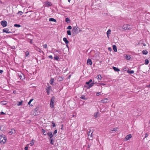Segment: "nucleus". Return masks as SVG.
Segmentation results:
<instances>
[{"label":"nucleus","instance_id":"49","mask_svg":"<svg viewBox=\"0 0 150 150\" xmlns=\"http://www.w3.org/2000/svg\"><path fill=\"white\" fill-rule=\"evenodd\" d=\"M148 134L147 133H146L145 134V136L144 137V139L145 138H146L147 137H148Z\"/></svg>","mask_w":150,"mask_h":150},{"label":"nucleus","instance_id":"63","mask_svg":"<svg viewBox=\"0 0 150 150\" xmlns=\"http://www.w3.org/2000/svg\"><path fill=\"white\" fill-rule=\"evenodd\" d=\"M143 45L144 46H146V45L145 43H143Z\"/></svg>","mask_w":150,"mask_h":150},{"label":"nucleus","instance_id":"19","mask_svg":"<svg viewBox=\"0 0 150 150\" xmlns=\"http://www.w3.org/2000/svg\"><path fill=\"white\" fill-rule=\"evenodd\" d=\"M132 137V135L131 134H129V135H127L125 137L126 139L127 140H129L130 138H131Z\"/></svg>","mask_w":150,"mask_h":150},{"label":"nucleus","instance_id":"59","mask_svg":"<svg viewBox=\"0 0 150 150\" xmlns=\"http://www.w3.org/2000/svg\"><path fill=\"white\" fill-rule=\"evenodd\" d=\"M100 93H99V92H98V93H96V95H97V96H99V94H100Z\"/></svg>","mask_w":150,"mask_h":150},{"label":"nucleus","instance_id":"38","mask_svg":"<svg viewBox=\"0 0 150 150\" xmlns=\"http://www.w3.org/2000/svg\"><path fill=\"white\" fill-rule=\"evenodd\" d=\"M98 112H97L94 113V116L95 118H97L98 117Z\"/></svg>","mask_w":150,"mask_h":150},{"label":"nucleus","instance_id":"32","mask_svg":"<svg viewBox=\"0 0 150 150\" xmlns=\"http://www.w3.org/2000/svg\"><path fill=\"white\" fill-rule=\"evenodd\" d=\"M54 81V79H51L50 81V83L51 84H52Z\"/></svg>","mask_w":150,"mask_h":150},{"label":"nucleus","instance_id":"25","mask_svg":"<svg viewBox=\"0 0 150 150\" xmlns=\"http://www.w3.org/2000/svg\"><path fill=\"white\" fill-rule=\"evenodd\" d=\"M42 132L43 134H44V135H47V133H48L46 132L44 129H42Z\"/></svg>","mask_w":150,"mask_h":150},{"label":"nucleus","instance_id":"11","mask_svg":"<svg viewBox=\"0 0 150 150\" xmlns=\"http://www.w3.org/2000/svg\"><path fill=\"white\" fill-rule=\"evenodd\" d=\"M15 133H16V130L14 129H11L8 132V133L9 135H12L13 134Z\"/></svg>","mask_w":150,"mask_h":150},{"label":"nucleus","instance_id":"12","mask_svg":"<svg viewBox=\"0 0 150 150\" xmlns=\"http://www.w3.org/2000/svg\"><path fill=\"white\" fill-rule=\"evenodd\" d=\"M51 86H49L48 87H47L46 89V91L47 93V94L49 95L50 93V91L51 90Z\"/></svg>","mask_w":150,"mask_h":150},{"label":"nucleus","instance_id":"42","mask_svg":"<svg viewBox=\"0 0 150 150\" xmlns=\"http://www.w3.org/2000/svg\"><path fill=\"white\" fill-rule=\"evenodd\" d=\"M52 125L53 127H54L56 126V125L53 121L52 122Z\"/></svg>","mask_w":150,"mask_h":150},{"label":"nucleus","instance_id":"14","mask_svg":"<svg viewBox=\"0 0 150 150\" xmlns=\"http://www.w3.org/2000/svg\"><path fill=\"white\" fill-rule=\"evenodd\" d=\"M19 77L21 80H23L25 79V76L22 73H21V74L18 75Z\"/></svg>","mask_w":150,"mask_h":150},{"label":"nucleus","instance_id":"57","mask_svg":"<svg viewBox=\"0 0 150 150\" xmlns=\"http://www.w3.org/2000/svg\"><path fill=\"white\" fill-rule=\"evenodd\" d=\"M108 50H109L110 51H111L112 50V49L111 47H108Z\"/></svg>","mask_w":150,"mask_h":150},{"label":"nucleus","instance_id":"16","mask_svg":"<svg viewBox=\"0 0 150 150\" xmlns=\"http://www.w3.org/2000/svg\"><path fill=\"white\" fill-rule=\"evenodd\" d=\"M87 64L89 65H91L92 64V62L91 60L90 59H88L87 61Z\"/></svg>","mask_w":150,"mask_h":150},{"label":"nucleus","instance_id":"56","mask_svg":"<svg viewBox=\"0 0 150 150\" xmlns=\"http://www.w3.org/2000/svg\"><path fill=\"white\" fill-rule=\"evenodd\" d=\"M66 47H67L68 48V51H69V46L68 45V44H66Z\"/></svg>","mask_w":150,"mask_h":150},{"label":"nucleus","instance_id":"50","mask_svg":"<svg viewBox=\"0 0 150 150\" xmlns=\"http://www.w3.org/2000/svg\"><path fill=\"white\" fill-rule=\"evenodd\" d=\"M0 114L1 115H5V113H4V112H0Z\"/></svg>","mask_w":150,"mask_h":150},{"label":"nucleus","instance_id":"18","mask_svg":"<svg viewBox=\"0 0 150 150\" xmlns=\"http://www.w3.org/2000/svg\"><path fill=\"white\" fill-rule=\"evenodd\" d=\"M101 76L100 74L98 75L96 77V79L98 80V82H100L101 80Z\"/></svg>","mask_w":150,"mask_h":150},{"label":"nucleus","instance_id":"23","mask_svg":"<svg viewBox=\"0 0 150 150\" xmlns=\"http://www.w3.org/2000/svg\"><path fill=\"white\" fill-rule=\"evenodd\" d=\"M113 47V49L114 50V51L115 52H116L117 51V47L115 45H113L112 46Z\"/></svg>","mask_w":150,"mask_h":150},{"label":"nucleus","instance_id":"62","mask_svg":"<svg viewBox=\"0 0 150 150\" xmlns=\"http://www.w3.org/2000/svg\"><path fill=\"white\" fill-rule=\"evenodd\" d=\"M78 31L79 32V33L81 31V29H79V30H78Z\"/></svg>","mask_w":150,"mask_h":150},{"label":"nucleus","instance_id":"3","mask_svg":"<svg viewBox=\"0 0 150 150\" xmlns=\"http://www.w3.org/2000/svg\"><path fill=\"white\" fill-rule=\"evenodd\" d=\"M55 101V98L54 97H53L51 99V100L50 102V107L53 108L54 107V104Z\"/></svg>","mask_w":150,"mask_h":150},{"label":"nucleus","instance_id":"22","mask_svg":"<svg viewBox=\"0 0 150 150\" xmlns=\"http://www.w3.org/2000/svg\"><path fill=\"white\" fill-rule=\"evenodd\" d=\"M35 142V140H34L32 139V140L30 141V144H29V145L30 144V146H32L34 144Z\"/></svg>","mask_w":150,"mask_h":150},{"label":"nucleus","instance_id":"52","mask_svg":"<svg viewBox=\"0 0 150 150\" xmlns=\"http://www.w3.org/2000/svg\"><path fill=\"white\" fill-rule=\"evenodd\" d=\"M49 58L51 59H53V57L52 55H50L49 56Z\"/></svg>","mask_w":150,"mask_h":150},{"label":"nucleus","instance_id":"54","mask_svg":"<svg viewBox=\"0 0 150 150\" xmlns=\"http://www.w3.org/2000/svg\"><path fill=\"white\" fill-rule=\"evenodd\" d=\"M28 56V52H25V56L27 57Z\"/></svg>","mask_w":150,"mask_h":150},{"label":"nucleus","instance_id":"9","mask_svg":"<svg viewBox=\"0 0 150 150\" xmlns=\"http://www.w3.org/2000/svg\"><path fill=\"white\" fill-rule=\"evenodd\" d=\"M1 24L2 26L4 27H5L7 25V22L5 21H2L1 22Z\"/></svg>","mask_w":150,"mask_h":150},{"label":"nucleus","instance_id":"26","mask_svg":"<svg viewBox=\"0 0 150 150\" xmlns=\"http://www.w3.org/2000/svg\"><path fill=\"white\" fill-rule=\"evenodd\" d=\"M125 58L127 60H130L131 58L130 55L126 54L125 57Z\"/></svg>","mask_w":150,"mask_h":150},{"label":"nucleus","instance_id":"60","mask_svg":"<svg viewBox=\"0 0 150 150\" xmlns=\"http://www.w3.org/2000/svg\"><path fill=\"white\" fill-rule=\"evenodd\" d=\"M13 93L14 94H16V91H13Z\"/></svg>","mask_w":150,"mask_h":150},{"label":"nucleus","instance_id":"20","mask_svg":"<svg viewBox=\"0 0 150 150\" xmlns=\"http://www.w3.org/2000/svg\"><path fill=\"white\" fill-rule=\"evenodd\" d=\"M63 40L65 42L66 44H68L69 43V41L67 40L66 38H63Z\"/></svg>","mask_w":150,"mask_h":150},{"label":"nucleus","instance_id":"8","mask_svg":"<svg viewBox=\"0 0 150 150\" xmlns=\"http://www.w3.org/2000/svg\"><path fill=\"white\" fill-rule=\"evenodd\" d=\"M92 80L91 79H90L89 81L86 82V84H96V82H95V81L94 80L92 83Z\"/></svg>","mask_w":150,"mask_h":150},{"label":"nucleus","instance_id":"40","mask_svg":"<svg viewBox=\"0 0 150 150\" xmlns=\"http://www.w3.org/2000/svg\"><path fill=\"white\" fill-rule=\"evenodd\" d=\"M22 102H23V101H21V102H18V103L17 104V105H18V106L21 105L22 104Z\"/></svg>","mask_w":150,"mask_h":150},{"label":"nucleus","instance_id":"28","mask_svg":"<svg viewBox=\"0 0 150 150\" xmlns=\"http://www.w3.org/2000/svg\"><path fill=\"white\" fill-rule=\"evenodd\" d=\"M127 72L129 74H133L134 71L133 70H130L129 69H128L127 71Z\"/></svg>","mask_w":150,"mask_h":150},{"label":"nucleus","instance_id":"17","mask_svg":"<svg viewBox=\"0 0 150 150\" xmlns=\"http://www.w3.org/2000/svg\"><path fill=\"white\" fill-rule=\"evenodd\" d=\"M47 135H48L50 137V139L52 138V137L53 136V135L52 133V132H48Z\"/></svg>","mask_w":150,"mask_h":150},{"label":"nucleus","instance_id":"21","mask_svg":"<svg viewBox=\"0 0 150 150\" xmlns=\"http://www.w3.org/2000/svg\"><path fill=\"white\" fill-rule=\"evenodd\" d=\"M80 98L83 100H87L88 98L86 97L85 96L83 95H82Z\"/></svg>","mask_w":150,"mask_h":150},{"label":"nucleus","instance_id":"1","mask_svg":"<svg viewBox=\"0 0 150 150\" xmlns=\"http://www.w3.org/2000/svg\"><path fill=\"white\" fill-rule=\"evenodd\" d=\"M79 29V27L78 26H77V25L73 27L71 31L72 34L74 35L77 34L79 33V32L78 31Z\"/></svg>","mask_w":150,"mask_h":150},{"label":"nucleus","instance_id":"13","mask_svg":"<svg viewBox=\"0 0 150 150\" xmlns=\"http://www.w3.org/2000/svg\"><path fill=\"white\" fill-rule=\"evenodd\" d=\"M3 32L6 33H11V31H9V29L8 28L3 29Z\"/></svg>","mask_w":150,"mask_h":150},{"label":"nucleus","instance_id":"64","mask_svg":"<svg viewBox=\"0 0 150 150\" xmlns=\"http://www.w3.org/2000/svg\"><path fill=\"white\" fill-rule=\"evenodd\" d=\"M147 87L149 88H150V85H148L147 86Z\"/></svg>","mask_w":150,"mask_h":150},{"label":"nucleus","instance_id":"33","mask_svg":"<svg viewBox=\"0 0 150 150\" xmlns=\"http://www.w3.org/2000/svg\"><path fill=\"white\" fill-rule=\"evenodd\" d=\"M21 25H19V24H15L14 25V26L15 27H18V28H19V27H21Z\"/></svg>","mask_w":150,"mask_h":150},{"label":"nucleus","instance_id":"2","mask_svg":"<svg viewBox=\"0 0 150 150\" xmlns=\"http://www.w3.org/2000/svg\"><path fill=\"white\" fill-rule=\"evenodd\" d=\"M6 140V138L3 134L0 135V143L1 144H4Z\"/></svg>","mask_w":150,"mask_h":150},{"label":"nucleus","instance_id":"44","mask_svg":"<svg viewBox=\"0 0 150 150\" xmlns=\"http://www.w3.org/2000/svg\"><path fill=\"white\" fill-rule=\"evenodd\" d=\"M67 29L69 30H71L72 29V27L70 25H69L67 27Z\"/></svg>","mask_w":150,"mask_h":150},{"label":"nucleus","instance_id":"47","mask_svg":"<svg viewBox=\"0 0 150 150\" xmlns=\"http://www.w3.org/2000/svg\"><path fill=\"white\" fill-rule=\"evenodd\" d=\"M43 47L44 48H47V44H45L43 45Z\"/></svg>","mask_w":150,"mask_h":150},{"label":"nucleus","instance_id":"46","mask_svg":"<svg viewBox=\"0 0 150 150\" xmlns=\"http://www.w3.org/2000/svg\"><path fill=\"white\" fill-rule=\"evenodd\" d=\"M116 129H116L115 128H114L113 129H112L111 130V132H113V131L115 132L116 131Z\"/></svg>","mask_w":150,"mask_h":150},{"label":"nucleus","instance_id":"41","mask_svg":"<svg viewBox=\"0 0 150 150\" xmlns=\"http://www.w3.org/2000/svg\"><path fill=\"white\" fill-rule=\"evenodd\" d=\"M22 14L23 12L21 11H19L17 13V14L19 15H22Z\"/></svg>","mask_w":150,"mask_h":150},{"label":"nucleus","instance_id":"36","mask_svg":"<svg viewBox=\"0 0 150 150\" xmlns=\"http://www.w3.org/2000/svg\"><path fill=\"white\" fill-rule=\"evenodd\" d=\"M54 59H55V60H58V59H59V57L57 56H55V57H54Z\"/></svg>","mask_w":150,"mask_h":150},{"label":"nucleus","instance_id":"4","mask_svg":"<svg viewBox=\"0 0 150 150\" xmlns=\"http://www.w3.org/2000/svg\"><path fill=\"white\" fill-rule=\"evenodd\" d=\"M123 28L125 30H130L132 29V26L127 24L124 25L123 26Z\"/></svg>","mask_w":150,"mask_h":150},{"label":"nucleus","instance_id":"35","mask_svg":"<svg viewBox=\"0 0 150 150\" xmlns=\"http://www.w3.org/2000/svg\"><path fill=\"white\" fill-rule=\"evenodd\" d=\"M111 33V30L110 29H109L107 32V36H108V35L110 34Z\"/></svg>","mask_w":150,"mask_h":150},{"label":"nucleus","instance_id":"37","mask_svg":"<svg viewBox=\"0 0 150 150\" xmlns=\"http://www.w3.org/2000/svg\"><path fill=\"white\" fill-rule=\"evenodd\" d=\"M67 34L69 35H71V31L70 30H67Z\"/></svg>","mask_w":150,"mask_h":150},{"label":"nucleus","instance_id":"48","mask_svg":"<svg viewBox=\"0 0 150 150\" xmlns=\"http://www.w3.org/2000/svg\"><path fill=\"white\" fill-rule=\"evenodd\" d=\"M57 133V130H55L53 132V134H55Z\"/></svg>","mask_w":150,"mask_h":150},{"label":"nucleus","instance_id":"61","mask_svg":"<svg viewBox=\"0 0 150 150\" xmlns=\"http://www.w3.org/2000/svg\"><path fill=\"white\" fill-rule=\"evenodd\" d=\"M98 84L100 85V84H104L103 83H98Z\"/></svg>","mask_w":150,"mask_h":150},{"label":"nucleus","instance_id":"58","mask_svg":"<svg viewBox=\"0 0 150 150\" xmlns=\"http://www.w3.org/2000/svg\"><path fill=\"white\" fill-rule=\"evenodd\" d=\"M3 72V71L2 70H0V73L2 74Z\"/></svg>","mask_w":150,"mask_h":150},{"label":"nucleus","instance_id":"10","mask_svg":"<svg viewBox=\"0 0 150 150\" xmlns=\"http://www.w3.org/2000/svg\"><path fill=\"white\" fill-rule=\"evenodd\" d=\"M110 101V99L109 98H104L101 100V103H106Z\"/></svg>","mask_w":150,"mask_h":150},{"label":"nucleus","instance_id":"7","mask_svg":"<svg viewBox=\"0 0 150 150\" xmlns=\"http://www.w3.org/2000/svg\"><path fill=\"white\" fill-rule=\"evenodd\" d=\"M34 112L33 114L34 115H38V108H36L35 109L33 110Z\"/></svg>","mask_w":150,"mask_h":150},{"label":"nucleus","instance_id":"55","mask_svg":"<svg viewBox=\"0 0 150 150\" xmlns=\"http://www.w3.org/2000/svg\"><path fill=\"white\" fill-rule=\"evenodd\" d=\"M33 39H30V42L31 44H32V43H33V42H32V41H33Z\"/></svg>","mask_w":150,"mask_h":150},{"label":"nucleus","instance_id":"51","mask_svg":"<svg viewBox=\"0 0 150 150\" xmlns=\"http://www.w3.org/2000/svg\"><path fill=\"white\" fill-rule=\"evenodd\" d=\"M11 48L12 49H15V47L14 46H11Z\"/></svg>","mask_w":150,"mask_h":150},{"label":"nucleus","instance_id":"43","mask_svg":"<svg viewBox=\"0 0 150 150\" xmlns=\"http://www.w3.org/2000/svg\"><path fill=\"white\" fill-rule=\"evenodd\" d=\"M58 79L59 81H61L63 80V78L62 77L60 76L58 77Z\"/></svg>","mask_w":150,"mask_h":150},{"label":"nucleus","instance_id":"24","mask_svg":"<svg viewBox=\"0 0 150 150\" xmlns=\"http://www.w3.org/2000/svg\"><path fill=\"white\" fill-rule=\"evenodd\" d=\"M49 21H52L56 22L57 21L56 19L53 18H50L49 19Z\"/></svg>","mask_w":150,"mask_h":150},{"label":"nucleus","instance_id":"30","mask_svg":"<svg viewBox=\"0 0 150 150\" xmlns=\"http://www.w3.org/2000/svg\"><path fill=\"white\" fill-rule=\"evenodd\" d=\"M65 21L67 23H70L71 21L69 18H67L65 19Z\"/></svg>","mask_w":150,"mask_h":150},{"label":"nucleus","instance_id":"45","mask_svg":"<svg viewBox=\"0 0 150 150\" xmlns=\"http://www.w3.org/2000/svg\"><path fill=\"white\" fill-rule=\"evenodd\" d=\"M47 4L48 6H51L52 5L51 3L49 2H48Z\"/></svg>","mask_w":150,"mask_h":150},{"label":"nucleus","instance_id":"39","mask_svg":"<svg viewBox=\"0 0 150 150\" xmlns=\"http://www.w3.org/2000/svg\"><path fill=\"white\" fill-rule=\"evenodd\" d=\"M49 139L50 141V143L51 144L53 145L54 143L53 142V138H52L50 139Z\"/></svg>","mask_w":150,"mask_h":150},{"label":"nucleus","instance_id":"29","mask_svg":"<svg viewBox=\"0 0 150 150\" xmlns=\"http://www.w3.org/2000/svg\"><path fill=\"white\" fill-rule=\"evenodd\" d=\"M0 103L1 104L3 105L7 104V102L6 101H2Z\"/></svg>","mask_w":150,"mask_h":150},{"label":"nucleus","instance_id":"6","mask_svg":"<svg viewBox=\"0 0 150 150\" xmlns=\"http://www.w3.org/2000/svg\"><path fill=\"white\" fill-rule=\"evenodd\" d=\"M93 132H92L91 130H90L88 133V137L89 140H93V138L92 137V134Z\"/></svg>","mask_w":150,"mask_h":150},{"label":"nucleus","instance_id":"27","mask_svg":"<svg viewBox=\"0 0 150 150\" xmlns=\"http://www.w3.org/2000/svg\"><path fill=\"white\" fill-rule=\"evenodd\" d=\"M113 69H114V70L116 71H120V70L119 69H118L117 68H116L115 67H113Z\"/></svg>","mask_w":150,"mask_h":150},{"label":"nucleus","instance_id":"53","mask_svg":"<svg viewBox=\"0 0 150 150\" xmlns=\"http://www.w3.org/2000/svg\"><path fill=\"white\" fill-rule=\"evenodd\" d=\"M28 147L27 146H26L24 148L25 150H28Z\"/></svg>","mask_w":150,"mask_h":150},{"label":"nucleus","instance_id":"34","mask_svg":"<svg viewBox=\"0 0 150 150\" xmlns=\"http://www.w3.org/2000/svg\"><path fill=\"white\" fill-rule=\"evenodd\" d=\"M145 63L146 65L148 64L149 63V61L148 59H146L145 60Z\"/></svg>","mask_w":150,"mask_h":150},{"label":"nucleus","instance_id":"15","mask_svg":"<svg viewBox=\"0 0 150 150\" xmlns=\"http://www.w3.org/2000/svg\"><path fill=\"white\" fill-rule=\"evenodd\" d=\"M93 85H85L84 87V89H87L92 87Z\"/></svg>","mask_w":150,"mask_h":150},{"label":"nucleus","instance_id":"5","mask_svg":"<svg viewBox=\"0 0 150 150\" xmlns=\"http://www.w3.org/2000/svg\"><path fill=\"white\" fill-rule=\"evenodd\" d=\"M35 101L33 99H31L29 101V107H32L35 104Z\"/></svg>","mask_w":150,"mask_h":150},{"label":"nucleus","instance_id":"31","mask_svg":"<svg viewBox=\"0 0 150 150\" xmlns=\"http://www.w3.org/2000/svg\"><path fill=\"white\" fill-rule=\"evenodd\" d=\"M142 53L143 54L146 55L148 53V51L146 50H144L142 51Z\"/></svg>","mask_w":150,"mask_h":150}]
</instances>
